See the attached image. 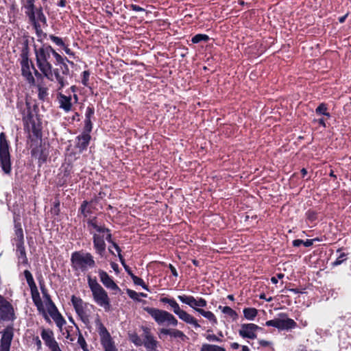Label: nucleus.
Segmentation results:
<instances>
[{
  "label": "nucleus",
  "mask_w": 351,
  "mask_h": 351,
  "mask_svg": "<svg viewBox=\"0 0 351 351\" xmlns=\"http://www.w3.org/2000/svg\"><path fill=\"white\" fill-rule=\"evenodd\" d=\"M36 65L40 73L49 80L55 78L59 84L58 90L63 88L68 83L64 77L59 74V69H53L51 61L60 60L59 54L49 44L42 43L40 47L34 45Z\"/></svg>",
  "instance_id": "f257e3e1"
},
{
  "label": "nucleus",
  "mask_w": 351,
  "mask_h": 351,
  "mask_svg": "<svg viewBox=\"0 0 351 351\" xmlns=\"http://www.w3.org/2000/svg\"><path fill=\"white\" fill-rule=\"evenodd\" d=\"M26 108L23 112L24 130L28 132L32 141H41L43 137V126L40 115L38 114V108L36 104L31 106L28 101L25 102Z\"/></svg>",
  "instance_id": "f03ea898"
},
{
  "label": "nucleus",
  "mask_w": 351,
  "mask_h": 351,
  "mask_svg": "<svg viewBox=\"0 0 351 351\" xmlns=\"http://www.w3.org/2000/svg\"><path fill=\"white\" fill-rule=\"evenodd\" d=\"M37 0H21V8L24 10L25 16L28 23L32 27L42 25L48 26L47 19L41 5L37 6Z\"/></svg>",
  "instance_id": "7ed1b4c3"
},
{
  "label": "nucleus",
  "mask_w": 351,
  "mask_h": 351,
  "mask_svg": "<svg viewBox=\"0 0 351 351\" xmlns=\"http://www.w3.org/2000/svg\"><path fill=\"white\" fill-rule=\"evenodd\" d=\"M71 264L73 271L82 273L96 267L93 256L83 250L75 251L71 254Z\"/></svg>",
  "instance_id": "20e7f679"
},
{
  "label": "nucleus",
  "mask_w": 351,
  "mask_h": 351,
  "mask_svg": "<svg viewBox=\"0 0 351 351\" xmlns=\"http://www.w3.org/2000/svg\"><path fill=\"white\" fill-rule=\"evenodd\" d=\"M87 281L95 302L100 306H103L105 310H109L110 302L106 291L97 282L95 277L88 276Z\"/></svg>",
  "instance_id": "39448f33"
},
{
  "label": "nucleus",
  "mask_w": 351,
  "mask_h": 351,
  "mask_svg": "<svg viewBox=\"0 0 351 351\" xmlns=\"http://www.w3.org/2000/svg\"><path fill=\"white\" fill-rule=\"evenodd\" d=\"M0 167L5 174H11L12 168L10 145L4 132L0 133Z\"/></svg>",
  "instance_id": "423d86ee"
},
{
  "label": "nucleus",
  "mask_w": 351,
  "mask_h": 351,
  "mask_svg": "<svg viewBox=\"0 0 351 351\" xmlns=\"http://www.w3.org/2000/svg\"><path fill=\"white\" fill-rule=\"evenodd\" d=\"M143 310L146 311L158 325H162L166 323L167 326H176L178 324V321L175 316L167 311L149 306L143 307Z\"/></svg>",
  "instance_id": "0eeeda50"
},
{
  "label": "nucleus",
  "mask_w": 351,
  "mask_h": 351,
  "mask_svg": "<svg viewBox=\"0 0 351 351\" xmlns=\"http://www.w3.org/2000/svg\"><path fill=\"white\" fill-rule=\"evenodd\" d=\"M23 274L26 279L27 283L29 287L32 301L34 305L37 307V309L40 313H43L45 319L47 322L50 323L51 320L47 316V313H45L43 304L40 296V293L38 292V288L34 282L32 273L29 270L26 269L24 271Z\"/></svg>",
  "instance_id": "6e6552de"
},
{
  "label": "nucleus",
  "mask_w": 351,
  "mask_h": 351,
  "mask_svg": "<svg viewBox=\"0 0 351 351\" xmlns=\"http://www.w3.org/2000/svg\"><path fill=\"white\" fill-rule=\"evenodd\" d=\"M159 301L162 304H169L172 308L173 313L177 315L180 319L186 324L193 325L195 328L200 327L197 320L185 311L182 310L178 303L173 298L161 297L160 298Z\"/></svg>",
  "instance_id": "1a4fd4ad"
},
{
  "label": "nucleus",
  "mask_w": 351,
  "mask_h": 351,
  "mask_svg": "<svg viewBox=\"0 0 351 351\" xmlns=\"http://www.w3.org/2000/svg\"><path fill=\"white\" fill-rule=\"evenodd\" d=\"M278 316V318L267 321L265 325L276 328L279 330H289L297 327V323L293 319L288 317L287 313H280Z\"/></svg>",
  "instance_id": "9d476101"
},
{
  "label": "nucleus",
  "mask_w": 351,
  "mask_h": 351,
  "mask_svg": "<svg viewBox=\"0 0 351 351\" xmlns=\"http://www.w3.org/2000/svg\"><path fill=\"white\" fill-rule=\"evenodd\" d=\"M98 333L104 351H117L114 341L105 326L98 320Z\"/></svg>",
  "instance_id": "9b49d317"
},
{
  "label": "nucleus",
  "mask_w": 351,
  "mask_h": 351,
  "mask_svg": "<svg viewBox=\"0 0 351 351\" xmlns=\"http://www.w3.org/2000/svg\"><path fill=\"white\" fill-rule=\"evenodd\" d=\"M86 221L90 234H93V230H94L95 232L104 234V239H106L109 243L114 241L110 230L106 228L104 224L98 225L97 217H90L87 219Z\"/></svg>",
  "instance_id": "f8f14e48"
},
{
  "label": "nucleus",
  "mask_w": 351,
  "mask_h": 351,
  "mask_svg": "<svg viewBox=\"0 0 351 351\" xmlns=\"http://www.w3.org/2000/svg\"><path fill=\"white\" fill-rule=\"evenodd\" d=\"M0 318L3 321L13 322L16 319L12 304L0 294Z\"/></svg>",
  "instance_id": "ddd939ff"
},
{
  "label": "nucleus",
  "mask_w": 351,
  "mask_h": 351,
  "mask_svg": "<svg viewBox=\"0 0 351 351\" xmlns=\"http://www.w3.org/2000/svg\"><path fill=\"white\" fill-rule=\"evenodd\" d=\"M143 330V346L145 348L147 351H156L158 348V341L155 339L152 333L151 328L147 326H141Z\"/></svg>",
  "instance_id": "4468645a"
},
{
  "label": "nucleus",
  "mask_w": 351,
  "mask_h": 351,
  "mask_svg": "<svg viewBox=\"0 0 351 351\" xmlns=\"http://www.w3.org/2000/svg\"><path fill=\"white\" fill-rule=\"evenodd\" d=\"M71 301L77 315L80 317L81 320L85 324L88 323L89 318L88 315L85 312V307L87 306V304L85 303L81 298L74 295L71 296Z\"/></svg>",
  "instance_id": "2eb2a0df"
},
{
  "label": "nucleus",
  "mask_w": 351,
  "mask_h": 351,
  "mask_svg": "<svg viewBox=\"0 0 351 351\" xmlns=\"http://www.w3.org/2000/svg\"><path fill=\"white\" fill-rule=\"evenodd\" d=\"M40 335L50 351H62L55 339L53 332L51 330L43 328Z\"/></svg>",
  "instance_id": "dca6fc26"
},
{
  "label": "nucleus",
  "mask_w": 351,
  "mask_h": 351,
  "mask_svg": "<svg viewBox=\"0 0 351 351\" xmlns=\"http://www.w3.org/2000/svg\"><path fill=\"white\" fill-rule=\"evenodd\" d=\"M13 337V326H7L2 331L1 338L0 339V351H10Z\"/></svg>",
  "instance_id": "f3484780"
},
{
  "label": "nucleus",
  "mask_w": 351,
  "mask_h": 351,
  "mask_svg": "<svg viewBox=\"0 0 351 351\" xmlns=\"http://www.w3.org/2000/svg\"><path fill=\"white\" fill-rule=\"evenodd\" d=\"M49 154L48 147L45 144L43 145L41 143L31 150V155L33 158L38 160L39 167L47 162Z\"/></svg>",
  "instance_id": "a211bd4d"
},
{
  "label": "nucleus",
  "mask_w": 351,
  "mask_h": 351,
  "mask_svg": "<svg viewBox=\"0 0 351 351\" xmlns=\"http://www.w3.org/2000/svg\"><path fill=\"white\" fill-rule=\"evenodd\" d=\"M258 330H262V328L255 324H243L241 325L239 334L244 339H254L257 337L256 331Z\"/></svg>",
  "instance_id": "6ab92c4d"
},
{
  "label": "nucleus",
  "mask_w": 351,
  "mask_h": 351,
  "mask_svg": "<svg viewBox=\"0 0 351 351\" xmlns=\"http://www.w3.org/2000/svg\"><path fill=\"white\" fill-rule=\"evenodd\" d=\"M93 248L95 253L100 257H103L106 253V244L105 243L104 235L99 232H93Z\"/></svg>",
  "instance_id": "aec40b11"
},
{
  "label": "nucleus",
  "mask_w": 351,
  "mask_h": 351,
  "mask_svg": "<svg viewBox=\"0 0 351 351\" xmlns=\"http://www.w3.org/2000/svg\"><path fill=\"white\" fill-rule=\"evenodd\" d=\"M20 64L21 66V74L31 84L35 83V79L30 71V68L34 69V65L30 59H21L20 60Z\"/></svg>",
  "instance_id": "412c9836"
},
{
  "label": "nucleus",
  "mask_w": 351,
  "mask_h": 351,
  "mask_svg": "<svg viewBox=\"0 0 351 351\" xmlns=\"http://www.w3.org/2000/svg\"><path fill=\"white\" fill-rule=\"evenodd\" d=\"M90 132H86V130L83 129L81 134L76 136L75 147L78 149L80 153H82L87 149L91 140Z\"/></svg>",
  "instance_id": "4be33fe9"
},
{
  "label": "nucleus",
  "mask_w": 351,
  "mask_h": 351,
  "mask_svg": "<svg viewBox=\"0 0 351 351\" xmlns=\"http://www.w3.org/2000/svg\"><path fill=\"white\" fill-rule=\"evenodd\" d=\"M98 274L101 282L104 285L105 287H106L107 289H110L112 291H115L117 292L121 291V289L115 283L112 277L110 276L106 271L99 269Z\"/></svg>",
  "instance_id": "5701e85b"
},
{
  "label": "nucleus",
  "mask_w": 351,
  "mask_h": 351,
  "mask_svg": "<svg viewBox=\"0 0 351 351\" xmlns=\"http://www.w3.org/2000/svg\"><path fill=\"white\" fill-rule=\"evenodd\" d=\"M95 108L89 104L86 109L84 128L86 132H92L93 128V120H95Z\"/></svg>",
  "instance_id": "b1692460"
},
{
  "label": "nucleus",
  "mask_w": 351,
  "mask_h": 351,
  "mask_svg": "<svg viewBox=\"0 0 351 351\" xmlns=\"http://www.w3.org/2000/svg\"><path fill=\"white\" fill-rule=\"evenodd\" d=\"M165 335H169L171 337L179 338L182 341H185L187 339L186 335L181 330L178 329H171L166 328H159L158 337L162 339Z\"/></svg>",
  "instance_id": "393cba45"
},
{
  "label": "nucleus",
  "mask_w": 351,
  "mask_h": 351,
  "mask_svg": "<svg viewBox=\"0 0 351 351\" xmlns=\"http://www.w3.org/2000/svg\"><path fill=\"white\" fill-rule=\"evenodd\" d=\"M97 202V197L92 199L89 202L87 200L83 201L78 210L79 214L82 215L84 219L87 218L89 215L93 213V210L95 209V207L93 204Z\"/></svg>",
  "instance_id": "a878e982"
},
{
  "label": "nucleus",
  "mask_w": 351,
  "mask_h": 351,
  "mask_svg": "<svg viewBox=\"0 0 351 351\" xmlns=\"http://www.w3.org/2000/svg\"><path fill=\"white\" fill-rule=\"evenodd\" d=\"M59 104V108L62 109L65 112H69L72 110V97L71 95L66 96L62 93L57 95Z\"/></svg>",
  "instance_id": "bb28decb"
},
{
  "label": "nucleus",
  "mask_w": 351,
  "mask_h": 351,
  "mask_svg": "<svg viewBox=\"0 0 351 351\" xmlns=\"http://www.w3.org/2000/svg\"><path fill=\"white\" fill-rule=\"evenodd\" d=\"M16 255L18 258V264L28 265L29 261L24 243H16Z\"/></svg>",
  "instance_id": "cd10ccee"
},
{
  "label": "nucleus",
  "mask_w": 351,
  "mask_h": 351,
  "mask_svg": "<svg viewBox=\"0 0 351 351\" xmlns=\"http://www.w3.org/2000/svg\"><path fill=\"white\" fill-rule=\"evenodd\" d=\"M40 290L43 293V298L45 300L46 305L47 306L48 313L57 309V306L51 298L50 295L48 293V290L45 287V285L40 284Z\"/></svg>",
  "instance_id": "c85d7f7f"
},
{
  "label": "nucleus",
  "mask_w": 351,
  "mask_h": 351,
  "mask_svg": "<svg viewBox=\"0 0 351 351\" xmlns=\"http://www.w3.org/2000/svg\"><path fill=\"white\" fill-rule=\"evenodd\" d=\"M178 298L181 302L189 305L196 312L197 309H202L201 308H198L197 298H195L193 295H180L178 296Z\"/></svg>",
  "instance_id": "c756f323"
},
{
  "label": "nucleus",
  "mask_w": 351,
  "mask_h": 351,
  "mask_svg": "<svg viewBox=\"0 0 351 351\" xmlns=\"http://www.w3.org/2000/svg\"><path fill=\"white\" fill-rule=\"evenodd\" d=\"M66 62L70 63L71 64H73V62L68 60L66 57H63L60 55V60H56V65L59 66V73L60 71L63 75H67L69 74V68L66 64ZM60 75V73H59Z\"/></svg>",
  "instance_id": "7c9ffc66"
},
{
  "label": "nucleus",
  "mask_w": 351,
  "mask_h": 351,
  "mask_svg": "<svg viewBox=\"0 0 351 351\" xmlns=\"http://www.w3.org/2000/svg\"><path fill=\"white\" fill-rule=\"evenodd\" d=\"M71 170L66 167L58 176L57 186L62 187L66 185L69 179L71 178Z\"/></svg>",
  "instance_id": "2f4dec72"
},
{
  "label": "nucleus",
  "mask_w": 351,
  "mask_h": 351,
  "mask_svg": "<svg viewBox=\"0 0 351 351\" xmlns=\"http://www.w3.org/2000/svg\"><path fill=\"white\" fill-rule=\"evenodd\" d=\"M51 318L55 322L56 326L61 330L62 326L66 324V322L58 309H56L49 313Z\"/></svg>",
  "instance_id": "473e14b6"
},
{
  "label": "nucleus",
  "mask_w": 351,
  "mask_h": 351,
  "mask_svg": "<svg viewBox=\"0 0 351 351\" xmlns=\"http://www.w3.org/2000/svg\"><path fill=\"white\" fill-rule=\"evenodd\" d=\"M306 221L309 223L308 226L313 227L316 224L318 218V213L313 209H308L305 213Z\"/></svg>",
  "instance_id": "72a5a7b5"
},
{
  "label": "nucleus",
  "mask_w": 351,
  "mask_h": 351,
  "mask_svg": "<svg viewBox=\"0 0 351 351\" xmlns=\"http://www.w3.org/2000/svg\"><path fill=\"white\" fill-rule=\"evenodd\" d=\"M197 312L203 317H204L205 318H206L212 324V325L215 326L217 324V319L213 312L209 311H205L203 308L197 309Z\"/></svg>",
  "instance_id": "f704fd0d"
},
{
  "label": "nucleus",
  "mask_w": 351,
  "mask_h": 351,
  "mask_svg": "<svg viewBox=\"0 0 351 351\" xmlns=\"http://www.w3.org/2000/svg\"><path fill=\"white\" fill-rule=\"evenodd\" d=\"M343 249V247H340V248L337 249V252L340 253V254H339V256L337 258V259L331 263L332 267H336V266L340 265L342 263H343L344 262H346V261L348 259V256L349 253L343 252H342Z\"/></svg>",
  "instance_id": "c9c22d12"
},
{
  "label": "nucleus",
  "mask_w": 351,
  "mask_h": 351,
  "mask_svg": "<svg viewBox=\"0 0 351 351\" xmlns=\"http://www.w3.org/2000/svg\"><path fill=\"white\" fill-rule=\"evenodd\" d=\"M23 46H22V48H21V54H20V57H21V59H29V53H30V49H29V40L27 38H26L23 43Z\"/></svg>",
  "instance_id": "e433bc0d"
},
{
  "label": "nucleus",
  "mask_w": 351,
  "mask_h": 351,
  "mask_svg": "<svg viewBox=\"0 0 351 351\" xmlns=\"http://www.w3.org/2000/svg\"><path fill=\"white\" fill-rule=\"evenodd\" d=\"M317 115H324L328 118L330 117V114L328 112V104L326 103H321L315 109Z\"/></svg>",
  "instance_id": "4c0bfd02"
},
{
  "label": "nucleus",
  "mask_w": 351,
  "mask_h": 351,
  "mask_svg": "<svg viewBox=\"0 0 351 351\" xmlns=\"http://www.w3.org/2000/svg\"><path fill=\"white\" fill-rule=\"evenodd\" d=\"M219 308L221 310L222 313L228 315L230 317H231L233 320H237L238 319V314L237 313L233 310L230 306H219Z\"/></svg>",
  "instance_id": "58836bf2"
},
{
  "label": "nucleus",
  "mask_w": 351,
  "mask_h": 351,
  "mask_svg": "<svg viewBox=\"0 0 351 351\" xmlns=\"http://www.w3.org/2000/svg\"><path fill=\"white\" fill-rule=\"evenodd\" d=\"M243 312L245 318L248 320H254L258 314V311L255 308H245Z\"/></svg>",
  "instance_id": "ea45409f"
},
{
  "label": "nucleus",
  "mask_w": 351,
  "mask_h": 351,
  "mask_svg": "<svg viewBox=\"0 0 351 351\" xmlns=\"http://www.w3.org/2000/svg\"><path fill=\"white\" fill-rule=\"evenodd\" d=\"M47 27V26H42V25L32 27L33 29H34L36 35L38 38V41L41 43V44L43 43V40L44 38H47V34L45 33L43 30V28H45Z\"/></svg>",
  "instance_id": "a19ab883"
},
{
  "label": "nucleus",
  "mask_w": 351,
  "mask_h": 351,
  "mask_svg": "<svg viewBox=\"0 0 351 351\" xmlns=\"http://www.w3.org/2000/svg\"><path fill=\"white\" fill-rule=\"evenodd\" d=\"M209 40V36L204 34H197L191 38V42L193 44H197L200 42L207 43Z\"/></svg>",
  "instance_id": "79ce46f5"
},
{
  "label": "nucleus",
  "mask_w": 351,
  "mask_h": 351,
  "mask_svg": "<svg viewBox=\"0 0 351 351\" xmlns=\"http://www.w3.org/2000/svg\"><path fill=\"white\" fill-rule=\"evenodd\" d=\"M200 351H226V350L217 345L205 343L202 346Z\"/></svg>",
  "instance_id": "37998d69"
},
{
  "label": "nucleus",
  "mask_w": 351,
  "mask_h": 351,
  "mask_svg": "<svg viewBox=\"0 0 351 351\" xmlns=\"http://www.w3.org/2000/svg\"><path fill=\"white\" fill-rule=\"evenodd\" d=\"M77 329L78 330L77 343L80 345L83 351H89L88 345L84 337H83L78 327H77Z\"/></svg>",
  "instance_id": "c03bdc74"
},
{
  "label": "nucleus",
  "mask_w": 351,
  "mask_h": 351,
  "mask_svg": "<svg viewBox=\"0 0 351 351\" xmlns=\"http://www.w3.org/2000/svg\"><path fill=\"white\" fill-rule=\"evenodd\" d=\"M129 339L136 346L138 347V346H143V340H142V339L136 332L130 333L129 334Z\"/></svg>",
  "instance_id": "a18cd8bd"
},
{
  "label": "nucleus",
  "mask_w": 351,
  "mask_h": 351,
  "mask_svg": "<svg viewBox=\"0 0 351 351\" xmlns=\"http://www.w3.org/2000/svg\"><path fill=\"white\" fill-rule=\"evenodd\" d=\"M132 280H133V282L134 283V285H138V286H141L145 290L147 291H150L148 286L145 283V282L143 281V280L136 276H134L132 278Z\"/></svg>",
  "instance_id": "49530a36"
},
{
  "label": "nucleus",
  "mask_w": 351,
  "mask_h": 351,
  "mask_svg": "<svg viewBox=\"0 0 351 351\" xmlns=\"http://www.w3.org/2000/svg\"><path fill=\"white\" fill-rule=\"evenodd\" d=\"M38 97L41 101H45L48 96V91L46 87L38 86Z\"/></svg>",
  "instance_id": "de8ad7c7"
},
{
  "label": "nucleus",
  "mask_w": 351,
  "mask_h": 351,
  "mask_svg": "<svg viewBox=\"0 0 351 351\" xmlns=\"http://www.w3.org/2000/svg\"><path fill=\"white\" fill-rule=\"evenodd\" d=\"M49 38L57 46L60 47H62L65 43L63 40V39L60 37H58V36H56L53 34H50L49 36Z\"/></svg>",
  "instance_id": "09e8293b"
},
{
  "label": "nucleus",
  "mask_w": 351,
  "mask_h": 351,
  "mask_svg": "<svg viewBox=\"0 0 351 351\" xmlns=\"http://www.w3.org/2000/svg\"><path fill=\"white\" fill-rule=\"evenodd\" d=\"M60 202L58 198H56L54 202H53V206L51 209V213L56 216H58L60 213Z\"/></svg>",
  "instance_id": "8fccbe9b"
},
{
  "label": "nucleus",
  "mask_w": 351,
  "mask_h": 351,
  "mask_svg": "<svg viewBox=\"0 0 351 351\" xmlns=\"http://www.w3.org/2000/svg\"><path fill=\"white\" fill-rule=\"evenodd\" d=\"M14 240L16 243H24V234L23 230H14Z\"/></svg>",
  "instance_id": "3c124183"
},
{
  "label": "nucleus",
  "mask_w": 351,
  "mask_h": 351,
  "mask_svg": "<svg viewBox=\"0 0 351 351\" xmlns=\"http://www.w3.org/2000/svg\"><path fill=\"white\" fill-rule=\"evenodd\" d=\"M90 75L88 70L84 71L82 73V84L86 87H90L88 83Z\"/></svg>",
  "instance_id": "603ef678"
},
{
  "label": "nucleus",
  "mask_w": 351,
  "mask_h": 351,
  "mask_svg": "<svg viewBox=\"0 0 351 351\" xmlns=\"http://www.w3.org/2000/svg\"><path fill=\"white\" fill-rule=\"evenodd\" d=\"M120 262H121V265H123V267H124V269H125V271L127 272V274L132 278L134 276V274H133V272L131 270V269L130 268V267L128 265H126L125 261L123 256H121L120 257Z\"/></svg>",
  "instance_id": "864d4df0"
},
{
  "label": "nucleus",
  "mask_w": 351,
  "mask_h": 351,
  "mask_svg": "<svg viewBox=\"0 0 351 351\" xmlns=\"http://www.w3.org/2000/svg\"><path fill=\"white\" fill-rule=\"evenodd\" d=\"M126 292L130 298L136 301H140V299L138 298V293H136L135 291L128 289Z\"/></svg>",
  "instance_id": "5fc2aeb1"
},
{
  "label": "nucleus",
  "mask_w": 351,
  "mask_h": 351,
  "mask_svg": "<svg viewBox=\"0 0 351 351\" xmlns=\"http://www.w3.org/2000/svg\"><path fill=\"white\" fill-rule=\"evenodd\" d=\"M198 308H204L207 306V301L203 298H197Z\"/></svg>",
  "instance_id": "6e6d98bb"
},
{
  "label": "nucleus",
  "mask_w": 351,
  "mask_h": 351,
  "mask_svg": "<svg viewBox=\"0 0 351 351\" xmlns=\"http://www.w3.org/2000/svg\"><path fill=\"white\" fill-rule=\"evenodd\" d=\"M315 241H319L320 240L318 238H315L313 239H306V241H303V245L305 247H311L313 245V242Z\"/></svg>",
  "instance_id": "4d7b16f0"
},
{
  "label": "nucleus",
  "mask_w": 351,
  "mask_h": 351,
  "mask_svg": "<svg viewBox=\"0 0 351 351\" xmlns=\"http://www.w3.org/2000/svg\"><path fill=\"white\" fill-rule=\"evenodd\" d=\"M62 48L64 49V51L67 55H69L71 57H75V53L71 51V49L67 45L65 44Z\"/></svg>",
  "instance_id": "13d9d810"
},
{
  "label": "nucleus",
  "mask_w": 351,
  "mask_h": 351,
  "mask_svg": "<svg viewBox=\"0 0 351 351\" xmlns=\"http://www.w3.org/2000/svg\"><path fill=\"white\" fill-rule=\"evenodd\" d=\"M130 8L135 12H144L145 9L136 4L130 5Z\"/></svg>",
  "instance_id": "bf43d9fd"
},
{
  "label": "nucleus",
  "mask_w": 351,
  "mask_h": 351,
  "mask_svg": "<svg viewBox=\"0 0 351 351\" xmlns=\"http://www.w3.org/2000/svg\"><path fill=\"white\" fill-rule=\"evenodd\" d=\"M206 339L210 341H221V339H220L219 338H218L215 335H208L206 337Z\"/></svg>",
  "instance_id": "052dcab7"
},
{
  "label": "nucleus",
  "mask_w": 351,
  "mask_h": 351,
  "mask_svg": "<svg viewBox=\"0 0 351 351\" xmlns=\"http://www.w3.org/2000/svg\"><path fill=\"white\" fill-rule=\"evenodd\" d=\"M167 267L170 269L172 275L177 278L178 276V273L176 269V267L172 264H169Z\"/></svg>",
  "instance_id": "680f3d73"
},
{
  "label": "nucleus",
  "mask_w": 351,
  "mask_h": 351,
  "mask_svg": "<svg viewBox=\"0 0 351 351\" xmlns=\"http://www.w3.org/2000/svg\"><path fill=\"white\" fill-rule=\"evenodd\" d=\"M34 341L37 347V350L38 351L42 349V342H41L40 339H39V337L38 336L35 337L34 338Z\"/></svg>",
  "instance_id": "e2e57ef3"
},
{
  "label": "nucleus",
  "mask_w": 351,
  "mask_h": 351,
  "mask_svg": "<svg viewBox=\"0 0 351 351\" xmlns=\"http://www.w3.org/2000/svg\"><path fill=\"white\" fill-rule=\"evenodd\" d=\"M14 230H23V228H22L21 223L20 222L19 220L14 219Z\"/></svg>",
  "instance_id": "0e129e2a"
},
{
  "label": "nucleus",
  "mask_w": 351,
  "mask_h": 351,
  "mask_svg": "<svg viewBox=\"0 0 351 351\" xmlns=\"http://www.w3.org/2000/svg\"><path fill=\"white\" fill-rule=\"evenodd\" d=\"M306 289L305 288H303V289H298V288H290V289H288V290L291 292H293L294 293H304L305 290Z\"/></svg>",
  "instance_id": "69168bd1"
},
{
  "label": "nucleus",
  "mask_w": 351,
  "mask_h": 351,
  "mask_svg": "<svg viewBox=\"0 0 351 351\" xmlns=\"http://www.w3.org/2000/svg\"><path fill=\"white\" fill-rule=\"evenodd\" d=\"M258 343L262 347H268L271 345V342L265 340V339H261L258 341Z\"/></svg>",
  "instance_id": "338daca9"
},
{
  "label": "nucleus",
  "mask_w": 351,
  "mask_h": 351,
  "mask_svg": "<svg viewBox=\"0 0 351 351\" xmlns=\"http://www.w3.org/2000/svg\"><path fill=\"white\" fill-rule=\"evenodd\" d=\"M292 243L294 247H300L301 245H303V240L299 239H295L293 241Z\"/></svg>",
  "instance_id": "774afa93"
}]
</instances>
